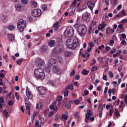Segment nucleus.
<instances>
[{"instance_id": "1", "label": "nucleus", "mask_w": 127, "mask_h": 127, "mask_svg": "<svg viewBox=\"0 0 127 127\" xmlns=\"http://www.w3.org/2000/svg\"><path fill=\"white\" fill-rule=\"evenodd\" d=\"M66 45L68 49L75 50L80 46L79 40L76 37H73L67 39L66 41Z\"/></svg>"}, {"instance_id": "2", "label": "nucleus", "mask_w": 127, "mask_h": 127, "mask_svg": "<svg viewBox=\"0 0 127 127\" xmlns=\"http://www.w3.org/2000/svg\"><path fill=\"white\" fill-rule=\"evenodd\" d=\"M35 76L39 80H43L45 78V73H44V70L42 68H36L34 70Z\"/></svg>"}, {"instance_id": "3", "label": "nucleus", "mask_w": 127, "mask_h": 127, "mask_svg": "<svg viewBox=\"0 0 127 127\" xmlns=\"http://www.w3.org/2000/svg\"><path fill=\"white\" fill-rule=\"evenodd\" d=\"M57 64V61L54 59H51L48 62V65L45 67V71L48 74L50 73V71H51V68L53 67V66H56Z\"/></svg>"}, {"instance_id": "4", "label": "nucleus", "mask_w": 127, "mask_h": 127, "mask_svg": "<svg viewBox=\"0 0 127 127\" xmlns=\"http://www.w3.org/2000/svg\"><path fill=\"white\" fill-rule=\"evenodd\" d=\"M17 25L20 32H22L24 30V27L26 26V21L20 19L17 23Z\"/></svg>"}, {"instance_id": "5", "label": "nucleus", "mask_w": 127, "mask_h": 127, "mask_svg": "<svg viewBox=\"0 0 127 127\" xmlns=\"http://www.w3.org/2000/svg\"><path fill=\"white\" fill-rule=\"evenodd\" d=\"M65 37H72L74 35V29L72 27L67 28L64 32Z\"/></svg>"}, {"instance_id": "6", "label": "nucleus", "mask_w": 127, "mask_h": 127, "mask_svg": "<svg viewBox=\"0 0 127 127\" xmlns=\"http://www.w3.org/2000/svg\"><path fill=\"white\" fill-rule=\"evenodd\" d=\"M77 31L80 36L84 37L87 33V28L85 26L80 25L79 26Z\"/></svg>"}, {"instance_id": "7", "label": "nucleus", "mask_w": 127, "mask_h": 127, "mask_svg": "<svg viewBox=\"0 0 127 127\" xmlns=\"http://www.w3.org/2000/svg\"><path fill=\"white\" fill-rule=\"evenodd\" d=\"M82 19L84 21H86V22H89L92 19V16L88 12H85L82 15Z\"/></svg>"}, {"instance_id": "8", "label": "nucleus", "mask_w": 127, "mask_h": 127, "mask_svg": "<svg viewBox=\"0 0 127 127\" xmlns=\"http://www.w3.org/2000/svg\"><path fill=\"white\" fill-rule=\"evenodd\" d=\"M31 14L34 17H38L41 15V10L39 9H34L32 10Z\"/></svg>"}, {"instance_id": "9", "label": "nucleus", "mask_w": 127, "mask_h": 127, "mask_svg": "<svg viewBox=\"0 0 127 127\" xmlns=\"http://www.w3.org/2000/svg\"><path fill=\"white\" fill-rule=\"evenodd\" d=\"M87 5L91 10H93V9L94 8V7H95V1L94 0L87 1Z\"/></svg>"}, {"instance_id": "10", "label": "nucleus", "mask_w": 127, "mask_h": 127, "mask_svg": "<svg viewBox=\"0 0 127 127\" xmlns=\"http://www.w3.org/2000/svg\"><path fill=\"white\" fill-rule=\"evenodd\" d=\"M52 68H53L52 70L54 73H55V74H57V75H60L61 74V71L57 65H54L52 67Z\"/></svg>"}, {"instance_id": "11", "label": "nucleus", "mask_w": 127, "mask_h": 127, "mask_svg": "<svg viewBox=\"0 0 127 127\" xmlns=\"http://www.w3.org/2000/svg\"><path fill=\"white\" fill-rule=\"evenodd\" d=\"M73 103H74V104H75L76 105H79V104H80V100H79L78 99H75L73 101L72 100H70L68 102V104H67L65 107H66V108H70V107H71V104H73Z\"/></svg>"}, {"instance_id": "12", "label": "nucleus", "mask_w": 127, "mask_h": 127, "mask_svg": "<svg viewBox=\"0 0 127 127\" xmlns=\"http://www.w3.org/2000/svg\"><path fill=\"white\" fill-rule=\"evenodd\" d=\"M45 64V63L44 61L41 59H37L36 60V66H43V65Z\"/></svg>"}, {"instance_id": "13", "label": "nucleus", "mask_w": 127, "mask_h": 127, "mask_svg": "<svg viewBox=\"0 0 127 127\" xmlns=\"http://www.w3.org/2000/svg\"><path fill=\"white\" fill-rule=\"evenodd\" d=\"M39 95H45L46 94V89L43 86H39L38 88Z\"/></svg>"}, {"instance_id": "14", "label": "nucleus", "mask_w": 127, "mask_h": 127, "mask_svg": "<svg viewBox=\"0 0 127 127\" xmlns=\"http://www.w3.org/2000/svg\"><path fill=\"white\" fill-rule=\"evenodd\" d=\"M26 94L28 99L31 100V99L33 98V95L32 94H31V92H30V90H29V88H28V87L26 88Z\"/></svg>"}, {"instance_id": "15", "label": "nucleus", "mask_w": 127, "mask_h": 127, "mask_svg": "<svg viewBox=\"0 0 127 127\" xmlns=\"http://www.w3.org/2000/svg\"><path fill=\"white\" fill-rule=\"evenodd\" d=\"M103 110H104V107H103V105L100 104L98 107V112L99 113V118H102V114L103 113Z\"/></svg>"}, {"instance_id": "16", "label": "nucleus", "mask_w": 127, "mask_h": 127, "mask_svg": "<svg viewBox=\"0 0 127 127\" xmlns=\"http://www.w3.org/2000/svg\"><path fill=\"white\" fill-rule=\"evenodd\" d=\"M15 8L17 11H22V10L24 9L23 6H22V5H21L20 3L16 4L15 5Z\"/></svg>"}, {"instance_id": "17", "label": "nucleus", "mask_w": 127, "mask_h": 127, "mask_svg": "<svg viewBox=\"0 0 127 127\" xmlns=\"http://www.w3.org/2000/svg\"><path fill=\"white\" fill-rule=\"evenodd\" d=\"M82 51H83V49H81L80 50L79 54L82 55V57H83V58H89V57H90V54L89 53H86L84 54H83V53H82Z\"/></svg>"}, {"instance_id": "18", "label": "nucleus", "mask_w": 127, "mask_h": 127, "mask_svg": "<svg viewBox=\"0 0 127 127\" xmlns=\"http://www.w3.org/2000/svg\"><path fill=\"white\" fill-rule=\"evenodd\" d=\"M29 4L31 7H32V8L37 7V2H36V1L32 0L29 2Z\"/></svg>"}, {"instance_id": "19", "label": "nucleus", "mask_w": 127, "mask_h": 127, "mask_svg": "<svg viewBox=\"0 0 127 127\" xmlns=\"http://www.w3.org/2000/svg\"><path fill=\"white\" fill-rule=\"evenodd\" d=\"M62 51V50L61 49V48L58 47L53 50V52L56 53V54H59Z\"/></svg>"}, {"instance_id": "20", "label": "nucleus", "mask_w": 127, "mask_h": 127, "mask_svg": "<svg viewBox=\"0 0 127 127\" xmlns=\"http://www.w3.org/2000/svg\"><path fill=\"white\" fill-rule=\"evenodd\" d=\"M92 113L91 110H87V114L86 115V120H90V119L91 118V117H92Z\"/></svg>"}, {"instance_id": "21", "label": "nucleus", "mask_w": 127, "mask_h": 127, "mask_svg": "<svg viewBox=\"0 0 127 127\" xmlns=\"http://www.w3.org/2000/svg\"><path fill=\"white\" fill-rule=\"evenodd\" d=\"M127 14H126V12L125 10H123L122 11L119 13L117 15V17H123V16H126Z\"/></svg>"}, {"instance_id": "22", "label": "nucleus", "mask_w": 127, "mask_h": 127, "mask_svg": "<svg viewBox=\"0 0 127 127\" xmlns=\"http://www.w3.org/2000/svg\"><path fill=\"white\" fill-rule=\"evenodd\" d=\"M53 27L54 28V30H58L59 29V28L60 27V25H59V22H56L54 25H53Z\"/></svg>"}, {"instance_id": "23", "label": "nucleus", "mask_w": 127, "mask_h": 127, "mask_svg": "<svg viewBox=\"0 0 127 127\" xmlns=\"http://www.w3.org/2000/svg\"><path fill=\"white\" fill-rule=\"evenodd\" d=\"M7 37L9 39V41H13L14 40L15 36L13 34H8Z\"/></svg>"}, {"instance_id": "24", "label": "nucleus", "mask_w": 127, "mask_h": 127, "mask_svg": "<svg viewBox=\"0 0 127 127\" xmlns=\"http://www.w3.org/2000/svg\"><path fill=\"white\" fill-rule=\"evenodd\" d=\"M76 10V7L73 6L71 8H70V12L69 13V15L70 16H72L74 14L75 11Z\"/></svg>"}, {"instance_id": "25", "label": "nucleus", "mask_w": 127, "mask_h": 127, "mask_svg": "<svg viewBox=\"0 0 127 127\" xmlns=\"http://www.w3.org/2000/svg\"><path fill=\"white\" fill-rule=\"evenodd\" d=\"M26 105V109L27 110L28 112V115L30 116V104L29 103H25Z\"/></svg>"}, {"instance_id": "26", "label": "nucleus", "mask_w": 127, "mask_h": 127, "mask_svg": "<svg viewBox=\"0 0 127 127\" xmlns=\"http://www.w3.org/2000/svg\"><path fill=\"white\" fill-rule=\"evenodd\" d=\"M105 26H107V24L103 23L102 24H99L98 26V30H101L105 28Z\"/></svg>"}, {"instance_id": "27", "label": "nucleus", "mask_w": 127, "mask_h": 127, "mask_svg": "<svg viewBox=\"0 0 127 127\" xmlns=\"http://www.w3.org/2000/svg\"><path fill=\"white\" fill-rule=\"evenodd\" d=\"M54 44H55V41L54 40H51L48 42V45L50 46V47H52Z\"/></svg>"}, {"instance_id": "28", "label": "nucleus", "mask_w": 127, "mask_h": 127, "mask_svg": "<svg viewBox=\"0 0 127 127\" xmlns=\"http://www.w3.org/2000/svg\"><path fill=\"white\" fill-rule=\"evenodd\" d=\"M68 118H69V116L68 115H65V114H63L62 117V119H63V120H64L65 121H67Z\"/></svg>"}, {"instance_id": "29", "label": "nucleus", "mask_w": 127, "mask_h": 127, "mask_svg": "<svg viewBox=\"0 0 127 127\" xmlns=\"http://www.w3.org/2000/svg\"><path fill=\"white\" fill-rule=\"evenodd\" d=\"M106 33L108 36L111 34V28H110V27L106 28Z\"/></svg>"}, {"instance_id": "30", "label": "nucleus", "mask_w": 127, "mask_h": 127, "mask_svg": "<svg viewBox=\"0 0 127 127\" xmlns=\"http://www.w3.org/2000/svg\"><path fill=\"white\" fill-rule=\"evenodd\" d=\"M3 115H4L6 119H7V118H8V112L6 111V110H3Z\"/></svg>"}, {"instance_id": "31", "label": "nucleus", "mask_w": 127, "mask_h": 127, "mask_svg": "<svg viewBox=\"0 0 127 127\" xmlns=\"http://www.w3.org/2000/svg\"><path fill=\"white\" fill-rule=\"evenodd\" d=\"M64 55L65 57H70L71 55H72V54H71L70 52H65L64 53Z\"/></svg>"}, {"instance_id": "32", "label": "nucleus", "mask_w": 127, "mask_h": 127, "mask_svg": "<svg viewBox=\"0 0 127 127\" xmlns=\"http://www.w3.org/2000/svg\"><path fill=\"white\" fill-rule=\"evenodd\" d=\"M22 61H23V59H20L17 60L16 62L18 65H21V64H22Z\"/></svg>"}, {"instance_id": "33", "label": "nucleus", "mask_w": 127, "mask_h": 127, "mask_svg": "<svg viewBox=\"0 0 127 127\" xmlns=\"http://www.w3.org/2000/svg\"><path fill=\"white\" fill-rule=\"evenodd\" d=\"M74 117L76 119H80V115H79V113L75 112L74 114Z\"/></svg>"}, {"instance_id": "34", "label": "nucleus", "mask_w": 127, "mask_h": 127, "mask_svg": "<svg viewBox=\"0 0 127 127\" xmlns=\"http://www.w3.org/2000/svg\"><path fill=\"white\" fill-rule=\"evenodd\" d=\"M82 73L83 74V75H88V74H89V70L83 69L82 70Z\"/></svg>"}, {"instance_id": "35", "label": "nucleus", "mask_w": 127, "mask_h": 127, "mask_svg": "<svg viewBox=\"0 0 127 127\" xmlns=\"http://www.w3.org/2000/svg\"><path fill=\"white\" fill-rule=\"evenodd\" d=\"M21 2L23 4H27L28 3V0H21Z\"/></svg>"}, {"instance_id": "36", "label": "nucleus", "mask_w": 127, "mask_h": 127, "mask_svg": "<svg viewBox=\"0 0 127 127\" xmlns=\"http://www.w3.org/2000/svg\"><path fill=\"white\" fill-rule=\"evenodd\" d=\"M108 75L109 77H111V78H114V73H113L111 71L108 72Z\"/></svg>"}, {"instance_id": "37", "label": "nucleus", "mask_w": 127, "mask_h": 127, "mask_svg": "<svg viewBox=\"0 0 127 127\" xmlns=\"http://www.w3.org/2000/svg\"><path fill=\"white\" fill-rule=\"evenodd\" d=\"M115 116L116 117H120V113H119V111L117 110V109H115Z\"/></svg>"}, {"instance_id": "38", "label": "nucleus", "mask_w": 127, "mask_h": 127, "mask_svg": "<svg viewBox=\"0 0 127 127\" xmlns=\"http://www.w3.org/2000/svg\"><path fill=\"white\" fill-rule=\"evenodd\" d=\"M97 69H98V67L97 66H94L92 68L91 71H92V72H95V71H97Z\"/></svg>"}, {"instance_id": "39", "label": "nucleus", "mask_w": 127, "mask_h": 127, "mask_svg": "<svg viewBox=\"0 0 127 127\" xmlns=\"http://www.w3.org/2000/svg\"><path fill=\"white\" fill-rule=\"evenodd\" d=\"M8 29L10 31L13 30L14 29V26L10 25L9 26Z\"/></svg>"}, {"instance_id": "40", "label": "nucleus", "mask_w": 127, "mask_h": 127, "mask_svg": "<svg viewBox=\"0 0 127 127\" xmlns=\"http://www.w3.org/2000/svg\"><path fill=\"white\" fill-rule=\"evenodd\" d=\"M42 8L43 10H46V9H47V5L46 4H44L42 6Z\"/></svg>"}, {"instance_id": "41", "label": "nucleus", "mask_w": 127, "mask_h": 127, "mask_svg": "<svg viewBox=\"0 0 127 127\" xmlns=\"http://www.w3.org/2000/svg\"><path fill=\"white\" fill-rule=\"evenodd\" d=\"M68 89H69V90H71V91H73V90H74V88L73 87V85L70 84L68 86Z\"/></svg>"}, {"instance_id": "42", "label": "nucleus", "mask_w": 127, "mask_h": 127, "mask_svg": "<svg viewBox=\"0 0 127 127\" xmlns=\"http://www.w3.org/2000/svg\"><path fill=\"white\" fill-rule=\"evenodd\" d=\"M46 48H47V47L45 46H43L41 48V50L42 51H46Z\"/></svg>"}, {"instance_id": "43", "label": "nucleus", "mask_w": 127, "mask_h": 127, "mask_svg": "<svg viewBox=\"0 0 127 127\" xmlns=\"http://www.w3.org/2000/svg\"><path fill=\"white\" fill-rule=\"evenodd\" d=\"M98 61L100 63H102L103 62V58L99 57L98 58Z\"/></svg>"}, {"instance_id": "44", "label": "nucleus", "mask_w": 127, "mask_h": 127, "mask_svg": "<svg viewBox=\"0 0 127 127\" xmlns=\"http://www.w3.org/2000/svg\"><path fill=\"white\" fill-rule=\"evenodd\" d=\"M102 79H103V80H105V81H107V80H108V77H107V75L103 74V75Z\"/></svg>"}, {"instance_id": "45", "label": "nucleus", "mask_w": 127, "mask_h": 127, "mask_svg": "<svg viewBox=\"0 0 127 127\" xmlns=\"http://www.w3.org/2000/svg\"><path fill=\"white\" fill-rule=\"evenodd\" d=\"M8 105L9 106H12V105H13V101L10 100V101H9L8 102Z\"/></svg>"}, {"instance_id": "46", "label": "nucleus", "mask_w": 127, "mask_h": 127, "mask_svg": "<svg viewBox=\"0 0 127 127\" xmlns=\"http://www.w3.org/2000/svg\"><path fill=\"white\" fill-rule=\"evenodd\" d=\"M115 52H116V49H113L110 51V53H111V54H113Z\"/></svg>"}, {"instance_id": "47", "label": "nucleus", "mask_w": 127, "mask_h": 127, "mask_svg": "<svg viewBox=\"0 0 127 127\" xmlns=\"http://www.w3.org/2000/svg\"><path fill=\"white\" fill-rule=\"evenodd\" d=\"M121 36L123 39H126L127 38V36L126 35V34H122L121 35Z\"/></svg>"}, {"instance_id": "48", "label": "nucleus", "mask_w": 127, "mask_h": 127, "mask_svg": "<svg viewBox=\"0 0 127 127\" xmlns=\"http://www.w3.org/2000/svg\"><path fill=\"white\" fill-rule=\"evenodd\" d=\"M62 99H63L62 96H58V97H57V101H61L62 100Z\"/></svg>"}, {"instance_id": "49", "label": "nucleus", "mask_w": 127, "mask_h": 127, "mask_svg": "<svg viewBox=\"0 0 127 127\" xmlns=\"http://www.w3.org/2000/svg\"><path fill=\"white\" fill-rule=\"evenodd\" d=\"M53 115H54V111H52L49 113L48 117H51Z\"/></svg>"}, {"instance_id": "50", "label": "nucleus", "mask_w": 127, "mask_h": 127, "mask_svg": "<svg viewBox=\"0 0 127 127\" xmlns=\"http://www.w3.org/2000/svg\"><path fill=\"white\" fill-rule=\"evenodd\" d=\"M107 92H108V87H106L104 89V94L106 95L107 94Z\"/></svg>"}, {"instance_id": "51", "label": "nucleus", "mask_w": 127, "mask_h": 127, "mask_svg": "<svg viewBox=\"0 0 127 127\" xmlns=\"http://www.w3.org/2000/svg\"><path fill=\"white\" fill-rule=\"evenodd\" d=\"M49 84H50V85H51L52 86H55V84H54V82H53V81H49Z\"/></svg>"}, {"instance_id": "52", "label": "nucleus", "mask_w": 127, "mask_h": 127, "mask_svg": "<svg viewBox=\"0 0 127 127\" xmlns=\"http://www.w3.org/2000/svg\"><path fill=\"white\" fill-rule=\"evenodd\" d=\"M84 94L85 95V96H87L88 95H89V91L88 90H85L84 91Z\"/></svg>"}, {"instance_id": "53", "label": "nucleus", "mask_w": 127, "mask_h": 127, "mask_svg": "<svg viewBox=\"0 0 127 127\" xmlns=\"http://www.w3.org/2000/svg\"><path fill=\"white\" fill-rule=\"evenodd\" d=\"M74 75H75V70H73L70 74V76H74Z\"/></svg>"}, {"instance_id": "54", "label": "nucleus", "mask_w": 127, "mask_h": 127, "mask_svg": "<svg viewBox=\"0 0 127 127\" xmlns=\"http://www.w3.org/2000/svg\"><path fill=\"white\" fill-rule=\"evenodd\" d=\"M39 124H40L39 121L38 120H37L35 122V125L36 126V127H38L39 126Z\"/></svg>"}, {"instance_id": "55", "label": "nucleus", "mask_w": 127, "mask_h": 127, "mask_svg": "<svg viewBox=\"0 0 127 127\" xmlns=\"http://www.w3.org/2000/svg\"><path fill=\"white\" fill-rule=\"evenodd\" d=\"M0 103H4V100L3 99V98L2 97L0 98Z\"/></svg>"}, {"instance_id": "56", "label": "nucleus", "mask_w": 127, "mask_h": 127, "mask_svg": "<svg viewBox=\"0 0 127 127\" xmlns=\"http://www.w3.org/2000/svg\"><path fill=\"white\" fill-rule=\"evenodd\" d=\"M121 22H122V23H127V19H123V20H122L121 21Z\"/></svg>"}, {"instance_id": "57", "label": "nucleus", "mask_w": 127, "mask_h": 127, "mask_svg": "<svg viewBox=\"0 0 127 127\" xmlns=\"http://www.w3.org/2000/svg\"><path fill=\"white\" fill-rule=\"evenodd\" d=\"M15 96L17 100H19V96H18V94H17V93H15Z\"/></svg>"}, {"instance_id": "58", "label": "nucleus", "mask_w": 127, "mask_h": 127, "mask_svg": "<svg viewBox=\"0 0 127 127\" xmlns=\"http://www.w3.org/2000/svg\"><path fill=\"white\" fill-rule=\"evenodd\" d=\"M122 8V5H119L117 8V10H120Z\"/></svg>"}, {"instance_id": "59", "label": "nucleus", "mask_w": 127, "mask_h": 127, "mask_svg": "<svg viewBox=\"0 0 127 127\" xmlns=\"http://www.w3.org/2000/svg\"><path fill=\"white\" fill-rule=\"evenodd\" d=\"M59 62L60 63H63V59H62V58H60L59 60Z\"/></svg>"}, {"instance_id": "60", "label": "nucleus", "mask_w": 127, "mask_h": 127, "mask_svg": "<svg viewBox=\"0 0 127 127\" xmlns=\"http://www.w3.org/2000/svg\"><path fill=\"white\" fill-rule=\"evenodd\" d=\"M68 94L69 93H68V91H64V96L65 97H67V96H68Z\"/></svg>"}, {"instance_id": "61", "label": "nucleus", "mask_w": 127, "mask_h": 127, "mask_svg": "<svg viewBox=\"0 0 127 127\" xmlns=\"http://www.w3.org/2000/svg\"><path fill=\"white\" fill-rule=\"evenodd\" d=\"M73 85H74V86H76V87H79V84L76 81L73 82Z\"/></svg>"}, {"instance_id": "62", "label": "nucleus", "mask_w": 127, "mask_h": 127, "mask_svg": "<svg viewBox=\"0 0 127 127\" xmlns=\"http://www.w3.org/2000/svg\"><path fill=\"white\" fill-rule=\"evenodd\" d=\"M94 88V86L93 85H90V86L89 87L88 89L89 90H93V88Z\"/></svg>"}, {"instance_id": "63", "label": "nucleus", "mask_w": 127, "mask_h": 127, "mask_svg": "<svg viewBox=\"0 0 127 127\" xmlns=\"http://www.w3.org/2000/svg\"><path fill=\"white\" fill-rule=\"evenodd\" d=\"M106 51H110V50H111V47H106Z\"/></svg>"}, {"instance_id": "64", "label": "nucleus", "mask_w": 127, "mask_h": 127, "mask_svg": "<svg viewBox=\"0 0 127 127\" xmlns=\"http://www.w3.org/2000/svg\"><path fill=\"white\" fill-rule=\"evenodd\" d=\"M107 127H112V122H109V125Z\"/></svg>"}]
</instances>
